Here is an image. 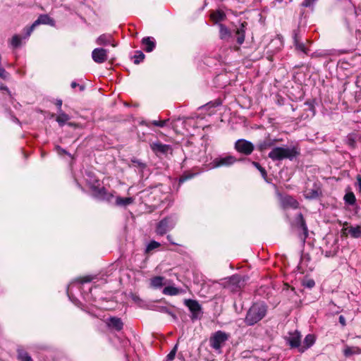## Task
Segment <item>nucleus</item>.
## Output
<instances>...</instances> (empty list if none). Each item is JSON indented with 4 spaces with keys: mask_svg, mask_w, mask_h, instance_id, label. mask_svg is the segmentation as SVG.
I'll list each match as a JSON object with an SVG mask.
<instances>
[{
    "mask_svg": "<svg viewBox=\"0 0 361 361\" xmlns=\"http://www.w3.org/2000/svg\"><path fill=\"white\" fill-rule=\"evenodd\" d=\"M132 164H130V166H134V167H138L141 169H143L145 167V164L142 163L140 159H132L131 160Z\"/></svg>",
    "mask_w": 361,
    "mask_h": 361,
    "instance_id": "obj_38",
    "label": "nucleus"
},
{
    "mask_svg": "<svg viewBox=\"0 0 361 361\" xmlns=\"http://www.w3.org/2000/svg\"><path fill=\"white\" fill-rule=\"evenodd\" d=\"M167 121L166 120H164V121H153L152 122V123L155 126H159V127H164L166 124V122Z\"/></svg>",
    "mask_w": 361,
    "mask_h": 361,
    "instance_id": "obj_46",
    "label": "nucleus"
},
{
    "mask_svg": "<svg viewBox=\"0 0 361 361\" xmlns=\"http://www.w3.org/2000/svg\"><path fill=\"white\" fill-rule=\"evenodd\" d=\"M164 277L155 276L151 279V286L154 288H160L163 286Z\"/></svg>",
    "mask_w": 361,
    "mask_h": 361,
    "instance_id": "obj_30",
    "label": "nucleus"
},
{
    "mask_svg": "<svg viewBox=\"0 0 361 361\" xmlns=\"http://www.w3.org/2000/svg\"><path fill=\"white\" fill-rule=\"evenodd\" d=\"M195 148V147L193 146V143L190 141H187L184 145V148L183 149V151L185 154V158H187V156L189 155L190 152H193V149Z\"/></svg>",
    "mask_w": 361,
    "mask_h": 361,
    "instance_id": "obj_34",
    "label": "nucleus"
},
{
    "mask_svg": "<svg viewBox=\"0 0 361 361\" xmlns=\"http://www.w3.org/2000/svg\"><path fill=\"white\" fill-rule=\"evenodd\" d=\"M177 348H178V345L176 344L173 348L172 349V350L169 353V355H167V359L168 360H173V358L175 357V355H176V351H177Z\"/></svg>",
    "mask_w": 361,
    "mask_h": 361,
    "instance_id": "obj_41",
    "label": "nucleus"
},
{
    "mask_svg": "<svg viewBox=\"0 0 361 361\" xmlns=\"http://www.w3.org/2000/svg\"><path fill=\"white\" fill-rule=\"evenodd\" d=\"M357 135L355 134H350L347 137L346 143L352 149L355 148Z\"/></svg>",
    "mask_w": 361,
    "mask_h": 361,
    "instance_id": "obj_29",
    "label": "nucleus"
},
{
    "mask_svg": "<svg viewBox=\"0 0 361 361\" xmlns=\"http://www.w3.org/2000/svg\"><path fill=\"white\" fill-rule=\"evenodd\" d=\"M58 149L59 154L63 155V154H66V150L61 149L59 147H58Z\"/></svg>",
    "mask_w": 361,
    "mask_h": 361,
    "instance_id": "obj_53",
    "label": "nucleus"
},
{
    "mask_svg": "<svg viewBox=\"0 0 361 361\" xmlns=\"http://www.w3.org/2000/svg\"><path fill=\"white\" fill-rule=\"evenodd\" d=\"M142 44L144 46V50L146 52L152 51L156 46L155 41L152 37H146L142 38Z\"/></svg>",
    "mask_w": 361,
    "mask_h": 361,
    "instance_id": "obj_15",
    "label": "nucleus"
},
{
    "mask_svg": "<svg viewBox=\"0 0 361 361\" xmlns=\"http://www.w3.org/2000/svg\"><path fill=\"white\" fill-rule=\"evenodd\" d=\"M302 31L300 27L293 30V44L301 42Z\"/></svg>",
    "mask_w": 361,
    "mask_h": 361,
    "instance_id": "obj_32",
    "label": "nucleus"
},
{
    "mask_svg": "<svg viewBox=\"0 0 361 361\" xmlns=\"http://www.w3.org/2000/svg\"><path fill=\"white\" fill-rule=\"evenodd\" d=\"M252 164L255 166L259 171L261 172V174L263 177H265L267 176V172L264 168H262L258 163L253 161Z\"/></svg>",
    "mask_w": 361,
    "mask_h": 361,
    "instance_id": "obj_44",
    "label": "nucleus"
},
{
    "mask_svg": "<svg viewBox=\"0 0 361 361\" xmlns=\"http://www.w3.org/2000/svg\"><path fill=\"white\" fill-rule=\"evenodd\" d=\"M303 193L306 199L313 200L319 197L322 195L320 183L309 180L306 183Z\"/></svg>",
    "mask_w": 361,
    "mask_h": 361,
    "instance_id": "obj_5",
    "label": "nucleus"
},
{
    "mask_svg": "<svg viewBox=\"0 0 361 361\" xmlns=\"http://www.w3.org/2000/svg\"><path fill=\"white\" fill-rule=\"evenodd\" d=\"M95 43L99 46H106L111 44L113 47H116V44L113 43V37L109 34H102L99 37H98Z\"/></svg>",
    "mask_w": 361,
    "mask_h": 361,
    "instance_id": "obj_13",
    "label": "nucleus"
},
{
    "mask_svg": "<svg viewBox=\"0 0 361 361\" xmlns=\"http://www.w3.org/2000/svg\"><path fill=\"white\" fill-rule=\"evenodd\" d=\"M92 196L99 200H105L110 201L113 197L112 194L108 193L104 187H98L92 185Z\"/></svg>",
    "mask_w": 361,
    "mask_h": 361,
    "instance_id": "obj_10",
    "label": "nucleus"
},
{
    "mask_svg": "<svg viewBox=\"0 0 361 361\" xmlns=\"http://www.w3.org/2000/svg\"><path fill=\"white\" fill-rule=\"evenodd\" d=\"M343 354L345 357H350L353 355L361 354V348L357 346H345L343 350Z\"/></svg>",
    "mask_w": 361,
    "mask_h": 361,
    "instance_id": "obj_22",
    "label": "nucleus"
},
{
    "mask_svg": "<svg viewBox=\"0 0 361 361\" xmlns=\"http://www.w3.org/2000/svg\"><path fill=\"white\" fill-rule=\"evenodd\" d=\"M302 65H301V66H295V68H300V67H302Z\"/></svg>",
    "mask_w": 361,
    "mask_h": 361,
    "instance_id": "obj_60",
    "label": "nucleus"
},
{
    "mask_svg": "<svg viewBox=\"0 0 361 361\" xmlns=\"http://www.w3.org/2000/svg\"><path fill=\"white\" fill-rule=\"evenodd\" d=\"M36 27L37 25L35 23H33L30 26L25 27L24 28V31L25 32V37H29Z\"/></svg>",
    "mask_w": 361,
    "mask_h": 361,
    "instance_id": "obj_39",
    "label": "nucleus"
},
{
    "mask_svg": "<svg viewBox=\"0 0 361 361\" xmlns=\"http://www.w3.org/2000/svg\"><path fill=\"white\" fill-rule=\"evenodd\" d=\"M229 337L228 334L222 331H217L211 335L209 340V345L216 353H221V348L226 345Z\"/></svg>",
    "mask_w": 361,
    "mask_h": 361,
    "instance_id": "obj_3",
    "label": "nucleus"
},
{
    "mask_svg": "<svg viewBox=\"0 0 361 361\" xmlns=\"http://www.w3.org/2000/svg\"><path fill=\"white\" fill-rule=\"evenodd\" d=\"M229 283L233 286V290H235L236 288H240L241 284L243 283L241 281V277L239 275H233L229 279Z\"/></svg>",
    "mask_w": 361,
    "mask_h": 361,
    "instance_id": "obj_26",
    "label": "nucleus"
},
{
    "mask_svg": "<svg viewBox=\"0 0 361 361\" xmlns=\"http://www.w3.org/2000/svg\"><path fill=\"white\" fill-rule=\"evenodd\" d=\"M348 231V233L351 235L353 238H359L361 236V227L357 226L356 227L350 226L348 228H347Z\"/></svg>",
    "mask_w": 361,
    "mask_h": 361,
    "instance_id": "obj_28",
    "label": "nucleus"
},
{
    "mask_svg": "<svg viewBox=\"0 0 361 361\" xmlns=\"http://www.w3.org/2000/svg\"><path fill=\"white\" fill-rule=\"evenodd\" d=\"M9 73L4 68L0 66V78L6 80L9 77Z\"/></svg>",
    "mask_w": 361,
    "mask_h": 361,
    "instance_id": "obj_42",
    "label": "nucleus"
},
{
    "mask_svg": "<svg viewBox=\"0 0 361 361\" xmlns=\"http://www.w3.org/2000/svg\"><path fill=\"white\" fill-rule=\"evenodd\" d=\"M133 202V198L131 197H116V205L119 207H126L130 204Z\"/></svg>",
    "mask_w": 361,
    "mask_h": 361,
    "instance_id": "obj_23",
    "label": "nucleus"
},
{
    "mask_svg": "<svg viewBox=\"0 0 361 361\" xmlns=\"http://www.w3.org/2000/svg\"><path fill=\"white\" fill-rule=\"evenodd\" d=\"M281 204L283 208L296 209L298 207L299 203L291 196H285L281 198Z\"/></svg>",
    "mask_w": 361,
    "mask_h": 361,
    "instance_id": "obj_14",
    "label": "nucleus"
},
{
    "mask_svg": "<svg viewBox=\"0 0 361 361\" xmlns=\"http://www.w3.org/2000/svg\"><path fill=\"white\" fill-rule=\"evenodd\" d=\"M151 150L157 157H167L173 154V148L169 145L163 144L157 140L149 143Z\"/></svg>",
    "mask_w": 361,
    "mask_h": 361,
    "instance_id": "obj_4",
    "label": "nucleus"
},
{
    "mask_svg": "<svg viewBox=\"0 0 361 361\" xmlns=\"http://www.w3.org/2000/svg\"><path fill=\"white\" fill-rule=\"evenodd\" d=\"M357 185L359 188V191L361 193V176H357Z\"/></svg>",
    "mask_w": 361,
    "mask_h": 361,
    "instance_id": "obj_49",
    "label": "nucleus"
},
{
    "mask_svg": "<svg viewBox=\"0 0 361 361\" xmlns=\"http://www.w3.org/2000/svg\"><path fill=\"white\" fill-rule=\"evenodd\" d=\"M339 322L341 323V324L344 326H345V317L343 316V315H341L339 317Z\"/></svg>",
    "mask_w": 361,
    "mask_h": 361,
    "instance_id": "obj_48",
    "label": "nucleus"
},
{
    "mask_svg": "<svg viewBox=\"0 0 361 361\" xmlns=\"http://www.w3.org/2000/svg\"><path fill=\"white\" fill-rule=\"evenodd\" d=\"M145 56L141 51H136V54L134 56V63L139 64L145 59Z\"/></svg>",
    "mask_w": 361,
    "mask_h": 361,
    "instance_id": "obj_37",
    "label": "nucleus"
},
{
    "mask_svg": "<svg viewBox=\"0 0 361 361\" xmlns=\"http://www.w3.org/2000/svg\"><path fill=\"white\" fill-rule=\"evenodd\" d=\"M11 45L16 49L21 45V37L18 35H14L11 39Z\"/></svg>",
    "mask_w": 361,
    "mask_h": 361,
    "instance_id": "obj_33",
    "label": "nucleus"
},
{
    "mask_svg": "<svg viewBox=\"0 0 361 361\" xmlns=\"http://www.w3.org/2000/svg\"><path fill=\"white\" fill-rule=\"evenodd\" d=\"M282 142V138H272L269 133L264 132L263 135L255 142V149L261 154H264L271 149L268 158H295L300 155V148L297 142L288 140L286 144H282L281 147L276 146V144Z\"/></svg>",
    "mask_w": 361,
    "mask_h": 361,
    "instance_id": "obj_1",
    "label": "nucleus"
},
{
    "mask_svg": "<svg viewBox=\"0 0 361 361\" xmlns=\"http://www.w3.org/2000/svg\"><path fill=\"white\" fill-rule=\"evenodd\" d=\"M315 342L314 336L312 334H308L305 336L304 339V346H302L299 350L300 352H304L306 349L311 347Z\"/></svg>",
    "mask_w": 361,
    "mask_h": 361,
    "instance_id": "obj_21",
    "label": "nucleus"
},
{
    "mask_svg": "<svg viewBox=\"0 0 361 361\" xmlns=\"http://www.w3.org/2000/svg\"><path fill=\"white\" fill-rule=\"evenodd\" d=\"M235 150L241 154L250 155L255 149V144L245 139H239L235 142Z\"/></svg>",
    "mask_w": 361,
    "mask_h": 361,
    "instance_id": "obj_7",
    "label": "nucleus"
},
{
    "mask_svg": "<svg viewBox=\"0 0 361 361\" xmlns=\"http://www.w3.org/2000/svg\"><path fill=\"white\" fill-rule=\"evenodd\" d=\"M317 0H304L301 4L302 7H310L312 6Z\"/></svg>",
    "mask_w": 361,
    "mask_h": 361,
    "instance_id": "obj_43",
    "label": "nucleus"
},
{
    "mask_svg": "<svg viewBox=\"0 0 361 361\" xmlns=\"http://www.w3.org/2000/svg\"><path fill=\"white\" fill-rule=\"evenodd\" d=\"M167 239L169 240V241L171 244H173V245H178L177 243H174L173 241H172V237H171V235H167Z\"/></svg>",
    "mask_w": 361,
    "mask_h": 361,
    "instance_id": "obj_52",
    "label": "nucleus"
},
{
    "mask_svg": "<svg viewBox=\"0 0 361 361\" xmlns=\"http://www.w3.org/2000/svg\"><path fill=\"white\" fill-rule=\"evenodd\" d=\"M180 293V290L173 286H166L163 290V293L168 295H176Z\"/></svg>",
    "mask_w": 361,
    "mask_h": 361,
    "instance_id": "obj_27",
    "label": "nucleus"
},
{
    "mask_svg": "<svg viewBox=\"0 0 361 361\" xmlns=\"http://www.w3.org/2000/svg\"><path fill=\"white\" fill-rule=\"evenodd\" d=\"M35 25L37 26L39 25H54V20L53 18H50L47 14H41L37 18V19L34 22Z\"/></svg>",
    "mask_w": 361,
    "mask_h": 361,
    "instance_id": "obj_16",
    "label": "nucleus"
},
{
    "mask_svg": "<svg viewBox=\"0 0 361 361\" xmlns=\"http://www.w3.org/2000/svg\"><path fill=\"white\" fill-rule=\"evenodd\" d=\"M108 49L96 48L92 51V59L97 63H103L108 60Z\"/></svg>",
    "mask_w": 361,
    "mask_h": 361,
    "instance_id": "obj_9",
    "label": "nucleus"
},
{
    "mask_svg": "<svg viewBox=\"0 0 361 361\" xmlns=\"http://www.w3.org/2000/svg\"><path fill=\"white\" fill-rule=\"evenodd\" d=\"M59 115L56 118V121L58 122L60 126H64V124L70 119L69 116L63 111L58 112Z\"/></svg>",
    "mask_w": 361,
    "mask_h": 361,
    "instance_id": "obj_25",
    "label": "nucleus"
},
{
    "mask_svg": "<svg viewBox=\"0 0 361 361\" xmlns=\"http://www.w3.org/2000/svg\"><path fill=\"white\" fill-rule=\"evenodd\" d=\"M303 284L306 287L311 288L314 286L315 283L314 281L312 279H307L305 281H304Z\"/></svg>",
    "mask_w": 361,
    "mask_h": 361,
    "instance_id": "obj_45",
    "label": "nucleus"
},
{
    "mask_svg": "<svg viewBox=\"0 0 361 361\" xmlns=\"http://www.w3.org/2000/svg\"><path fill=\"white\" fill-rule=\"evenodd\" d=\"M267 306L264 302L253 304L247 312L245 322L248 326H252L262 320L267 314Z\"/></svg>",
    "mask_w": 361,
    "mask_h": 361,
    "instance_id": "obj_2",
    "label": "nucleus"
},
{
    "mask_svg": "<svg viewBox=\"0 0 361 361\" xmlns=\"http://www.w3.org/2000/svg\"><path fill=\"white\" fill-rule=\"evenodd\" d=\"M18 357L20 361H32L31 357L23 350H18Z\"/></svg>",
    "mask_w": 361,
    "mask_h": 361,
    "instance_id": "obj_31",
    "label": "nucleus"
},
{
    "mask_svg": "<svg viewBox=\"0 0 361 361\" xmlns=\"http://www.w3.org/2000/svg\"><path fill=\"white\" fill-rule=\"evenodd\" d=\"M344 200L346 203H348L350 205H353L355 203V196L353 194V192H350L345 195L344 196Z\"/></svg>",
    "mask_w": 361,
    "mask_h": 361,
    "instance_id": "obj_35",
    "label": "nucleus"
},
{
    "mask_svg": "<svg viewBox=\"0 0 361 361\" xmlns=\"http://www.w3.org/2000/svg\"><path fill=\"white\" fill-rule=\"evenodd\" d=\"M294 46L296 50L300 51L306 55L308 54L309 49H307L302 42L294 43Z\"/></svg>",
    "mask_w": 361,
    "mask_h": 361,
    "instance_id": "obj_36",
    "label": "nucleus"
},
{
    "mask_svg": "<svg viewBox=\"0 0 361 361\" xmlns=\"http://www.w3.org/2000/svg\"><path fill=\"white\" fill-rule=\"evenodd\" d=\"M0 90H4V91H6L8 94H10V91H9L8 88L6 86L3 85H1V86H0Z\"/></svg>",
    "mask_w": 361,
    "mask_h": 361,
    "instance_id": "obj_50",
    "label": "nucleus"
},
{
    "mask_svg": "<svg viewBox=\"0 0 361 361\" xmlns=\"http://www.w3.org/2000/svg\"><path fill=\"white\" fill-rule=\"evenodd\" d=\"M225 158L230 159V158H233V157H231V156H227V157H226Z\"/></svg>",
    "mask_w": 361,
    "mask_h": 361,
    "instance_id": "obj_59",
    "label": "nucleus"
},
{
    "mask_svg": "<svg viewBox=\"0 0 361 361\" xmlns=\"http://www.w3.org/2000/svg\"><path fill=\"white\" fill-rule=\"evenodd\" d=\"M231 30L224 24H219V37L221 39L228 41L232 37Z\"/></svg>",
    "mask_w": 361,
    "mask_h": 361,
    "instance_id": "obj_18",
    "label": "nucleus"
},
{
    "mask_svg": "<svg viewBox=\"0 0 361 361\" xmlns=\"http://www.w3.org/2000/svg\"><path fill=\"white\" fill-rule=\"evenodd\" d=\"M233 159H206V163L204 164V168L202 171H207L216 167L222 166H229L233 164Z\"/></svg>",
    "mask_w": 361,
    "mask_h": 361,
    "instance_id": "obj_8",
    "label": "nucleus"
},
{
    "mask_svg": "<svg viewBox=\"0 0 361 361\" xmlns=\"http://www.w3.org/2000/svg\"><path fill=\"white\" fill-rule=\"evenodd\" d=\"M301 335L298 331L291 334L289 337V344L292 348L300 347Z\"/></svg>",
    "mask_w": 361,
    "mask_h": 361,
    "instance_id": "obj_20",
    "label": "nucleus"
},
{
    "mask_svg": "<svg viewBox=\"0 0 361 361\" xmlns=\"http://www.w3.org/2000/svg\"><path fill=\"white\" fill-rule=\"evenodd\" d=\"M142 124H144V125H145L146 126H148V127L149 126V123H147V122H145V121H142Z\"/></svg>",
    "mask_w": 361,
    "mask_h": 361,
    "instance_id": "obj_57",
    "label": "nucleus"
},
{
    "mask_svg": "<svg viewBox=\"0 0 361 361\" xmlns=\"http://www.w3.org/2000/svg\"><path fill=\"white\" fill-rule=\"evenodd\" d=\"M186 304H187V306L188 307V308L190 309V310L193 314H196L200 311V309H201L200 305L197 301L192 300H188L187 301Z\"/></svg>",
    "mask_w": 361,
    "mask_h": 361,
    "instance_id": "obj_24",
    "label": "nucleus"
},
{
    "mask_svg": "<svg viewBox=\"0 0 361 361\" xmlns=\"http://www.w3.org/2000/svg\"><path fill=\"white\" fill-rule=\"evenodd\" d=\"M78 87H79L80 91H83L85 90V86L82 85H79Z\"/></svg>",
    "mask_w": 361,
    "mask_h": 361,
    "instance_id": "obj_56",
    "label": "nucleus"
},
{
    "mask_svg": "<svg viewBox=\"0 0 361 361\" xmlns=\"http://www.w3.org/2000/svg\"><path fill=\"white\" fill-rule=\"evenodd\" d=\"M90 281V276H86L83 280L81 281V283L89 282Z\"/></svg>",
    "mask_w": 361,
    "mask_h": 361,
    "instance_id": "obj_55",
    "label": "nucleus"
},
{
    "mask_svg": "<svg viewBox=\"0 0 361 361\" xmlns=\"http://www.w3.org/2000/svg\"><path fill=\"white\" fill-rule=\"evenodd\" d=\"M247 25V22H243L240 24V27L234 30L235 36L236 37V42L238 45H241L245 42V30Z\"/></svg>",
    "mask_w": 361,
    "mask_h": 361,
    "instance_id": "obj_12",
    "label": "nucleus"
},
{
    "mask_svg": "<svg viewBox=\"0 0 361 361\" xmlns=\"http://www.w3.org/2000/svg\"><path fill=\"white\" fill-rule=\"evenodd\" d=\"M176 219L173 216H168L159 222L157 226L156 232L158 235H164L169 231L174 228Z\"/></svg>",
    "mask_w": 361,
    "mask_h": 361,
    "instance_id": "obj_6",
    "label": "nucleus"
},
{
    "mask_svg": "<svg viewBox=\"0 0 361 361\" xmlns=\"http://www.w3.org/2000/svg\"><path fill=\"white\" fill-rule=\"evenodd\" d=\"M62 103L63 102L61 99H56L55 102V105L57 106L58 112L63 111L61 109Z\"/></svg>",
    "mask_w": 361,
    "mask_h": 361,
    "instance_id": "obj_47",
    "label": "nucleus"
},
{
    "mask_svg": "<svg viewBox=\"0 0 361 361\" xmlns=\"http://www.w3.org/2000/svg\"><path fill=\"white\" fill-rule=\"evenodd\" d=\"M160 246V243L155 241V240H152L147 245V251L149 252L150 250H152L155 248H157Z\"/></svg>",
    "mask_w": 361,
    "mask_h": 361,
    "instance_id": "obj_40",
    "label": "nucleus"
},
{
    "mask_svg": "<svg viewBox=\"0 0 361 361\" xmlns=\"http://www.w3.org/2000/svg\"><path fill=\"white\" fill-rule=\"evenodd\" d=\"M210 18L214 23H217L225 20L226 18V16L223 11L216 10L211 13Z\"/></svg>",
    "mask_w": 361,
    "mask_h": 361,
    "instance_id": "obj_17",
    "label": "nucleus"
},
{
    "mask_svg": "<svg viewBox=\"0 0 361 361\" xmlns=\"http://www.w3.org/2000/svg\"><path fill=\"white\" fill-rule=\"evenodd\" d=\"M107 324L109 327L113 328L117 331L122 329L123 324L120 318L118 317H110L108 319Z\"/></svg>",
    "mask_w": 361,
    "mask_h": 361,
    "instance_id": "obj_19",
    "label": "nucleus"
},
{
    "mask_svg": "<svg viewBox=\"0 0 361 361\" xmlns=\"http://www.w3.org/2000/svg\"><path fill=\"white\" fill-rule=\"evenodd\" d=\"M295 226L302 230V235H300L301 240L305 242V239L308 235V230L307 225L305 224V221L303 218V216L301 213L298 214L295 219Z\"/></svg>",
    "mask_w": 361,
    "mask_h": 361,
    "instance_id": "obj_11",
    "label": "nucleus"
},
{
    "mask_svg": "<svg viewBox=\"0 0 361 361\" xmlns=\"http://www.w3.org/2000/svg\"><path fill=\"white\" fill-rule=\"evenodd\" d=\"M192 176H184V177H181L180 178V183H183L184 182L185 180L188 179V178H190Z\"/></svg>",
    "mask_w": 361,
    "mask_h": 361,
    "instance_id": "obj_51",
    "label": "nucleus"
},
{
    "mask_svg": "<svg viewBox=\"0 0 361 361\" xmlns=\"http://www.w3.org/2000/svg\"><path fill=\"white\" fill-rule=\"evenodd\" d=\"M79 84H78L76 82H71V87L72 88H75L76 87H78Z\"/></svg>",
    "mask_w": 361,
    "mask_h": 361,
    "instance_id": "obj_54",
    "label": "nucleus"
},
{
    "mask_svg": "<svg viewBox=\"0 0 361 361\" xmlns=\"http://www.w3.org/2000/svg\"><path fill=\"white\" fill-rule=\"evenodd\" d=\"M235 51H238V50H240V47H235Z\"/></svg>",
    "mask_w": 361,
    "mask_h": 361,
    "instance_id": "obj_58",
    "label": "nucleus"
}]
</instances>
